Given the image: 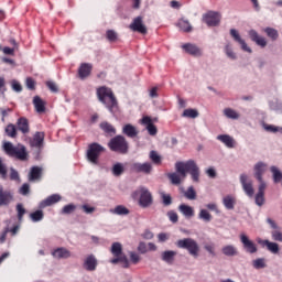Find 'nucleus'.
<instances>
[{
	"label": "nucleus",
	"mask_w": 282,
	"mask_h": 282,
	"mask_svg": "<svg viewBox=\"0 0 282 282\" xmlns=\"http://www.w3.org/2000/svg\"><path fill=\"white\" fill-rule=\"evenodd\" d=\"M254 177L259 182L258 193L256 194V204L257 206H263L265 204V188H268V184L263 181V175H265V171H268V164L263 162H258L254 167Z\"/></svg>",
	"instance_id": "nucleus-1"
},
{
	"label": "nucleus",
	"mask_w": 282,
	"mask_h": 282,
	"mask_svg": "<svg viewBox=\"0 0 282 282\" xmlns=\"http://www.w3.org/2000/svg\"><path fill=\"white\" fill-rule=\"evenodd\" d=\"M175 170L176 173L180 174L182 180H186V174L189 173V175H192L193 182H199V166H197V163L195 161H177L175 163Z\"/></svg>",
	"instance_id": "nucleus-2"
},
{
	"label": "nucleus",
	"mask_w": 282,
	"mask_h": 282,
	"mask_svg": "<svg viewBox=\"0 0 282 282\" xmlns=\"http://www.w3.org/2000/svg\"><path fill=\"white\" fill-rule=\"evenodd\" d=\"M97 97L99 102H102L110 113L118 111V99H116V95H113L111 88H108L107 86L99 87L97 89Z\"/></svg>",
	"instance_id": "nucleus-3"
},
{
	"label": "nucleus",
	"mask_w": 282,
	"mask_h": 282,
	"mask_svg": "<svg viewBox=\"0 0 282 282\" xmlns=\"http://www.w3.org/2000/svg\"><path fill=\"white\" fill-rule=\"evenodd\" d=\"M3 151L9 158H14L15 160H20V162L28 160V149L23 144L14 145L10 141L4 142Z\"/></svg>",
	"instance_id": "nucleus-4"
},
{
	"label": "nucleus",
	"mask_w": 282,
	"mask_h": 282,
	"mask_svg": "<svg viewBox=\"0 0 282 282\" xmlns=\"http://www.w3.org/2000/svg\"><path fill=\"white\" fill-rule=\"evenodd\" d=\"M175 246L181 250H187L188 254H191V257H194V259H197V257H199V243H197V240L193 238L180 239L175 242Z\"/></svg>",
	"instance_id": "nucleus-5"
},
{
	"label": "nucleus",
	"mask_w": 282,
	"mask_h": 282,
	"mask_svg": "<svg viewBox=\"0 0 282 282\" xmlns=\"http://www.w3.org/2000/svg\"><path fill=\"white\" fill-rule=\"evenodd\" d=\"M108 147L110 151L120 153L121 155H127V153H129V142H127V139L120 134L113 137L109 141Z\"/></svg>",
	"instance_id": "nucleus-6"
},
{
	"label": "nucleus",
	"mask_w": 282,
	"mask_h": 282,
	"mask_svg": "<svg viewBox=\"0 0 282 282\" xmlns=\"http://www.w3.org/2000/svg\"><path fill=\"white\" fill-rule=\"evenodd\" d=\"M111 254L115 257L110 260L113 265L122 263V268H129V259L122 253V245L120 242H113L110 248Z\"/></svg>",
	"instance_id": "nucleus-7"
},
{
	"label": "nucleus",
	"mask_w": 282,
	"mask_h": 282,
	"mask_svg": "<svg viewBox=\"0 0 282 282\" xmlns=\"http://www.w3.org/2000/svg\"><path fill=\"white\" fill-rule=\"evenodd\" d=\"M139 197V206L141 208H150V206H153V195L147 187H139L137 191L132 193L133 199Z\"/></svg>",
	"instance_id": "nucleus-8"
},
{
	"label": "nucleus",
	"mask_w": 282,
	"mask_h": 282,
	"mask_svg": "<svg viewBox=\"0 0 282 282\" xmlns=\"http://www.w3.org/2000/svg\"><path fill=\"white\" fill-rule=\"evenodd\" d=\"M105 151V148L99 143H91L87 150V160L90 164L98 165L100 154Z\"/></svg>",
	"instance_id": "nucleus-9"
},
{
	"label": "nucleus",
	"mask_w": 282,
	"mask_h": 282,
	"mask_svg": "<svg viewBox=\"0 0 282 282\" xmlns=\"http://www.w3.org/2000/svg\"><path fill=\"white\" fill-rule=\"evenodd\" d=\"M130 171L132 173H142L143 175H151L153 173V163L151 162H134L130 164Z\"/></svg>",
	"instance_id": "nucleus-10"
},
{
	"label": "nucleus",
	"mask_w": 282,
	"mask_h": 282,
	"mask_svg": "<svg viewBox=\"0 0 282 282\" xmlns=\"http://www.w3.org/2000/svg\"><path fill=\"white\" fill-rule=\"evenodd\" d=\"M203 21L208 28H216L221 22V14L217 11H208L203 15Z\"/></svg>",
	"instance_id": "nucleus-11"
},
{
	"label": "nucleus",
	"mask_w": 282,
	"mask_h": 282,
	"mask_svg": "<svg viewBox=\"0 0 282 282\" xmlns=\"http://www.w3.org/2000/svg\"><path fill=\"white\" fill-rule=\"evenodd\" d=\"M240 241L243 246V249L246 252H248V254H254L258 252V248L257 245L250 240V238H248V236H246V234H241L240 235Z\"/></svg>",
	"instance_id": "nucleus-12"
},
{
	"label": "nucleus",
	"mask_w": 282,
	"mask_h": 282,
	"mask_svg": "<svg viewBox=\"0 0 282 282\" xmlns=\"http://www.w3.org/2000/svg\"><path fill=\"white\" fill-rule=\"evenodd\" d=\"M129 28L132 32H138L139 34H147L148 32L147 25H144V22L141 15L134 18L132 23L129 25Z\"/></svg>",
	"instance_id": "nucleus-13"
},
{
	"label": "nucleus",
	"mask_w": 282,
	"mask_h": 282,
	"mask_svg": "<svg viewBox=\"0 0 282 282\" xmlns=\"http://www.w3.org/2000/svg\"><path fill=\"white\" fill-rule=\"evenodd\" d=\"M240 184L242 185V188L248 197H254V187L252 186L250 178H248V175H240Z\"/></svg>",
	"instance_id": "nucleus-14"
},
{
	"label": "nucleus",
	"mask_w": 282,
	"mask_h": 282,
	"mask_svg": "<svg viewBox=\"0 0 282 282\" xmlns=\"http://www.w3.org/2000/svg\"><path fill=\"white\" fill-rule=\"evenodd\" d=\"M230 35L232 36V39L236 43H239L242 52H248V54H252V48H250V46H248V44L246 43V40L241 39V35L239 34V32L237 30L231 29Z\"/></svg>",
	"instance_id": "nucleus-15"
},
{
	"label": "nucleus",
	"mask_w": 282,
	"mask_h": 282,
	"mask_svg": "<svg viewBox=\"0 0 282 282\" xmlns=\"http://www.w3.org/2000/svg\"><path fill=\"white\" fill-rule=\"evenodd\" d=\"M13 200L14 195H12V192L4 191L3 187H0V207L10 206V204H12Z\"/></svg>",
	"instance_id": "nucleus-16"
},
{
	"label": "nucleus",
	"mask_w": 282,
	"mask_h": 282,
	"mask_svg": "<svg viewBox=\"0 0 282 282\" xmlns=\"http://www.w3.org/2000/svg\"><path fill=\"white\" fill-rule=\"evenodd\" d=\"M267 223L273 228V231H271V237L273 241H279L282 243V231L279 230V225L272 219V218H267Z\"/></svg>",
	"instance_id": "nucleus-17"
},
{
	"label": "nucleus",
	"mask_w": 282,
	"mask_h": 282,
	"mask_svg": "<svg viewBox=\"0 0 282 282\" xmlns=\"http://www.w3.org/2000/svg\"><path fill=\"white\" fill-rule=\"evenodd\" d=\"M93 69H94V65L89 63L80 64L78 68V78H80V80H85V78H89V76H91Z\"/></svg>",
	"instance_id": "nucleus-18"
},
{
	"label": "nucleus",
	"mask_w": 282,
	"mask_h": 282,
	"mask_svg": "<svg viewBox=\"0 0 282 282\" xmlns=\"http://www.w3.org/2000/svg\"><path fill=\"white\" fill-rule=\"evenodd\" d=\"M96 268H98V259H96V256L89 254L84 260V270H87V272H95Z\"/></svg>",
	"instance_id": "nucleus-19"
},
{
	"label": "nucleus",
	"mask_w": 282,
	"mask_h": 282,
	"mask_svg": "<svg viewBox=\"0 0 282 282\" xmlns=\"http://www.w3.org/2000/svg\"><path fill=\"white\" fill-rule=\"evenodd\" d=\"M141 124L145 126L147 131L149 132V135H158V127L153 124V120L151 117L145 116L141 119Z\"/></svg>",
	"instance_id": "nucleus-20"
},
{
	"label": "nucleus",
	"mask_w": 282,
	"mask_h": 282,
	"mask_svg": "<svg viewBox=\"0 0 282 282\" xmlns=\"http://www.w3.org/2000/svg\"><path fill=\"white\" fill-rule=\"evenodd\" d=\"M258 243L262 247V248H267V250H269V252H272V254H279V243L276 242H272L270 240H263V239H258Z\"/></svg>",
	"instance_id": "nucleus-21"
},
{
	"label": "nucleus",
	"mask_w": 282,
	"mask_h": 282,
	"mask_svg": "<svg viewBox=\"0 0 282 282\" xmlns=\"http://www.w3.org/2000/svg\"><path fill=\"white\" fill-rule=\"evenodd\" d=\"M18 131H21L24 135L30 133V120L25 117H20L17 121Z\"/></svg>",
	"instance_id": "nucleus-22"
},
{
	"label": "nucleus",
	"mask_w": 282,
	"mask_h": 282,
	"mask_svg": "<svg viewBox=\"0 0 282 282\" xmlns=\"http://www.w3.org/2000/svg\"><path fill=\"white\" fill-rule=\"evenodd\" d=\"M248 34L251 41H253V43L258 44L260 47H265V45H268L265 37L260 36L256 30H250Z\"/></svg>",
	"instance_id": "nucleus-23"
},
{
	"label": "nucleus",
	"mask_w": 282,
	"mask_h": 282,
	"mask_svg": "<svg viewBox=\"0 0 282 282\" xmlns=\"http://www.w3.org/2000/svg\"><path fill=\"white\" fill-rule=\"evenodd\" d=\"M55 259H69L72 257V251L67 250L66 248H57L52 252Z\"/></svg>",
	"instance_id": "nucleus-24"
},
{
	"label": "nucleus",
	"mask_w": 282,
	"mask_h": 282,
	"mask_svg": "<svg viewBox=\"0 0 282 282\" xmlns=\"http://www.w3.org/2000/svg\"><path fill=\"white\" fill-rule=\"evenodd\" d=\"M182 47L185 50L187 54H191V56H202V48H199L195 44L187 43L184 44Z\"/></svg>",
	"instance_id": "nucleus-25"
},
{
	"label": "nucleus",
	"mask_w": 282,
	"mask_h": 282,
	"mask_svg": "<svg viewBox=\"0 0 282 282\" xmlns=\"http://www.w3.org/2000/svg\"><path fill=\"white\" fill-rule=\"evenodd\" d=\"M138 133V129L131 123H127L122 128V134L127 135L128 138H137Z\"/></svg>",
	"instance_id": "nucleus-26"
},
{
	"label": "nucleus",
	"mask_w": 282,
	"mask_h": 282,
	"mask_svg": "<svg viewBox=\"0 0 282 282\" xmlns=\"http://www.w3.org/2000/svg\"><path fill=\"white\" fill-rule=\"evenodd\" d=\"M58 202H61V195L53 194L41 203V207L47 208V206H53V204H58Z\"/></svg>",
	"instance_id": "nucleus-27"
},
{
	"label": "nucleus",
	"mask_w": 282,
	"mask_h": 282,
	"mask_svg": "<svg viewBox=\"0 0 282 282\" xmlns=\"http://www.w3.org/2000/svg\"><path fill=\"white\" fill-rule=\"evenodd\" d=\"M217 140L227 145L228 149H235V139L230 134H220L217 137Z\"/></svg>",
	"instance_id": "nucleus-28"
},
{
	"label": "nucleus",
	"mask_w": 282,
	"mask_h": 282,
	"mask_svg": "<svg viewBox=\"0 0 282 282\" xmlns=\"http://www.w3.org/2000/svg\"><path fill=\"white\" fill-rule=\"evenodd\" d=\"M33 106L37 113H45V101L40 96L33 97Z\"/></svg>",
	"instance_id": "nucleus-29"
},
{
	"label": "nucleus",
	"mask_w": 282,
	"mask_h": 282,
	"mask_svg": "<svg viewBox=\"0 0 282 282\" xmlns=\"http://www.w3.org/2000/svg\"><path fill=\"white\" fill-rule=\"evenodd\" d=\"M175 257H177V251L173 250L163 251L161 254V259L162 261H165V263H173Z\"/></svg>",
	"instance_id": "nucleus-30"
},
{
	"label": "nucleus",
	"mask_w": 282,
	"mask_h": 282,
	"mask_svg": "<svg viewBox=\"0 0 282 282\" xmlns=\"http://www.w3.org/2000/svg\"><path fill=\"white\" fill-rule=\"evenodd\" d=\"M223 204L227 210H234L235 205L237 204V198H235V196L227 195L223 198Z\"/></svg>",
	"instance_id": "nucleus-31"
},
{
	"label": "nucleus",
	"mask_w": 282,
	"mask_h": 282,
	"mask_svg": "<svg viewBox=\"0 0 282 282\" xmlns=\"http://www.w3.org/2000/svg\"><path fill=\"white\" fill-rule=\"evenodd\" d=\"M221 252L223 254H225V257H237V254H239L237 247L232 245H227L223 247Z\"/></svg>",
	"instance_id": "nucleus-32"
},
{
	"label": "nucleus",
	"mask_w": 282,
	"mask_h": 282,
	"mask_svg": "<svg viewBox=\"0 0 282 282\" xmlns=\"http://www.w3.org/2000/svg\"><path fill=\"white\" fill-rule=\"evenodd\" d=\"M44 140H45L44 132H35L31 144H32V147H36V149H39L40 147H42Z\"/></svg>",
	"instance_id": "nucleus-33"
},
{
	"label": "nucleus",
	"mask_w": 282,
	"mask_h": 282,
	"mask_svg": "<svg viewBox=\"0 0 282 282\" xmlns=\"http://www.w3.org/2000/svg\"><path fill=\"white\" fill-rule=\"evenodd\" d=\"M43 173V169L39 167V166H33L30 171L29 174V180L30 182H34L36 180H41V175Z\"/></svg>",
	"instance_id": "nucleus-34"
},
{
	"label": "nucleus",
	"mask_w": 282,
	"mask_h": 282,
	"mask_svg": "<svg viewBox=\"0 0 282 282\" xmlns=\"http://www.w3.org/2000/svg\"><path fill=\"white\" fill-rule=\"evenodd\" d=\"M178 210L180 213H182V215H184V217L191 218L195 216V210L193 209V207L188 205H184V204L180 205Z\"/></svg>",
	"instance_id": "nucleus-35"
},
{
	"label": "nucleus",
	"mask_w": 282,
	"mask_h": 282,
	"mask_svg": "<svg viewBox=\"0 0 282 282\" xmlns=\"http://www.w3.org/2000/svg\"><path fill=\"white\" fill-rule=\"evenodd\" d=\"M99 127L108 135H116V128L111 123H109L107 121H102Z\"/></svg>",
	"instance_id": "nucleus-36"
},
{
	"label": "nucleus",
	"mask_w": 282,
	"mask_h": 282,
	"mask_svg": "<svg viewBox=\"0 0 282 282\" xmlns=\"http://www.w3.org/2000/svg\"><path fill=\"white\" fill-rule=\"evenodd\" d=\"M149 158L155 166H160L162 164V155H160L158 151H150Z\"/></svg>",
	"instance_id": "nucleus-37"
},
{
	"label": "nucleus",
	"mask_w": 282,
	"mask_h": 282,
	"mask_svg": "<svg viewBox=\"0 0 282 282\" xmlns=\"http://www.w3.org/2000/svg\"><path fill=\"white\" fill-rule=\"evenodd\" d=\"M270 171H271V173L273 175L274 184H279L280 182H282V172L280 171L279 167L271 166Z\"/></svg>",
	"instance_id": "nucleus-38"
},
{
	"label": "nucleus",
	"mask_w": 282,
	"mask_h": 282,
	"mask_svg": "<svg viewBox=\"0 0 282 282\" xmlns=\"http://www.w3.org/2000/svg\"><path fill=\"white\" fill-rule=\"evenodd\" d=\"M178 28L183 32H193V26L191 25V22H188V20L181 19L178 21Z\"/></svg>",
	"instance_id": "nucleus-39"
},
{
	"label": "nucleus",
	"mask_w": 282,
	"mask_h": 282,
	"mask_svg": "<svg viewBox=\"0 0 282 282\" xmlns=\"http://www.w3.org/2000/svg\"><path fill=\"white\" fill-rule=\"evenodd\" d=\"M224 116H226V118H229L230 120H239L238 112L232 108H226L224 110Z\"/></svg>",
	"instance_id": "nucleus-40"
},
{
	"label": "nucleus",
	"mask_w": 282,
	"mask_h": 282,
	"mask_svg": "<svg viewBox=\"0 0 282 282\" xmlns=\"http://www.w3.org/2000/svg\"><path fill=\"white\" fill-rule=\"evenodd\" d=\"M122 173H124V165H122V163H116L112 166V174L115 175V177H120Z\"/></svg>",
	"instance_id": "nucleus-41"
},
{
	"label": "nucleus",
	"mask_w": 282,
	"mask_h": 282,
	"mask_svg": "<svg viewBox=\"0 0 282 282\" xmlns=\"http://www.w3.org/2000/svg\"><path fill=\"white\" fill-rule=\"evenodd\" d=\"M183 118H198L199 117V111L193 108L185 109L183 111Z\"/></svg>",
	"instance_id": "nucleus-42"
},
{
	"label": "nucleus",
	"mask_w": 282,
	"mask_h": 282,
	"mask_svg": "<svg viewBox=\"0 0 282 282\" xmlns=\"http://www.w3.org/2000/svg\"><path fill=\"white\" fill-rule=\"evenodd\" d=\"M72 213H76L75 204L65 205L61 210V215H72Z\"/></svg>",
	"instance_id": "nucleus-43"
},
{
	"label": "nucleus",
	"mask_w": 282,
	"mask_h": 282,
	"mask_svg": "<svg viewBox=\"0 0 282 282\" xmlns=\"http://www.w3.org/2000/svg\"><path fill=\"white\" fill-rule=\"evenodd\" d=\"M264 32L267 36H269V39H271L272 41H276V39H279V31H276L275 29L267 28L264 29Z\"/></svg>",
	"instance_id": "nucleus-44"
},
{
	"label": "nucleus",
	"mask_w": 282,
	"mask_h": 282,
	"mask_svg": "<svg viewBox=\"0 0 282 282\" xmlns=\"http://www.w3.org/2000/svg\"><path fill=\"white\" fill-rule=\"evenodd\" d=\"M199 219H203V221H206L207 224L213 220V215L208 213L206 209H200L198 214Z\"/></svg>",
	"instance_id": "nucleus-45"
},
{
	"label": "nucleus",
	"mask_w": 282,
	"mask_h": 282,
	"mask_svg": "<svg viewBox=\"0 0 282 282\" xmlns=\"http://www.w3.org/2000/svg\"><path fill=\"white\" fill-rule=\"evenodd\" d=\"M6 133L9 138H17V126L9 123L6 128Z\"/></svg>",
	"instance_id": "nucleus-46"
},
{
	"label": "nucleus",
	"mask_w": 282,
	"mask_h": 282,
	"mask_svg": "<svg viewBox=\"0 0 282 282\" xmlns=\"http://www.w3.org/2000/svg\"><path fill=\"white\" fill-rule=\"evenodd\" d=\"M184 197L191 200L197 199V192H195V188L193 186H189L187 191L184 193Z\"/></svg>",
	"instance_id": "nucleus-47"
},
{
	"label": "nucleus",
	"mask_w": 282,
	"mask_h": 282,
	"mask_svg": "<svg viewBox=\"0 0 282 282\" xmlns=\"http://www.w3.org/2000/svg\"><path fill=\"white\" fill-rule=\"evenodd\" d=\"M167 177L172 182V184H175L176 186L182 184V177L177 173H171L167 175Z\"/></svg>",
	"instance_id": "nucleus-48"
},
{
	"label": "nucleus",
	"mask_w": 282,
	"mask_h": 282,
	"mask_svg": "<svg viewBox=\"0 0 282 282\" xmlns=\"http://www.w3.org/2000/svg\"><path fill=\"white\" fill-rule=\"evenodd\" d=\"M115 215H129V208L124 207L123 205H119L115 207L112 210Z\"/></svg>",
	"instance_id": "nucleus-49"
},
{
	"label": "nucleus",
	"mask_w": 282,
	"mask_h": 282,
	"mask_svg": "<svg viewBox=\"0 0 282 282\" xmlns=\"http://www.w3.org/2000/svg\"><path fill=\"white\" fill-rule=\"evenodd\" d=\"M32 221H41L44 217L43 210L39 209L30 215Z\"/></svg>",
	"instance_id": "nucleus-50"
},
{
	"label": "nucleus",
	"mask_w": 282,
	"mask_h": 282,
	"mask_svg": "<svg viewBox=\"0 0 282 282\" xmlns=\"http://www.w3.org/2000/svg\"><path fill=\"white\" fill-rule=\"evenodd\" d=\"M265 259L263 258H258L256 260H253V268H256V270H261L263 268H265Z\"/></svg>",
	"instance_id": "nucleus-51"
},
{
	"label": "nucleus",
	"mask_w": 282,
	"mask_h": 282,
	"mask_svg": "<svg viewBox=\"0 0 282 282\" xmlns=\"http://www.w3.org/2000/svg\"><path fill=\"white\" fill-rule=\"evenodd\" d=\"M106 37L110 41V43H116L118 41V33L113 30H108L106 32Z\"/></svg>",
	"instance_id": "nucleus-52"
},
{
	"label": "nucleus",
	"mask_w": 282,
	"mask_h": 282,
	"mask_svg": "<svg viewBox=\"0 0 282 282\" xmlns=\"http://www.w3.org/2000/svg\"><path fill=\"white\" fill-rule=\"evenodd\" d=\"M130 261L133 263V265H138V262L141 261L142 258H140V254L135 251L129 252Z\"/></svg>",
	"instance_id": "nucleus-53"
},
{
	"label": "nucleus",
	"mask_w": 282,
	"mask_h": 282,
	"mask_svg": "<svg viewBox=\"0 0 282 282\" xmlns=\"http://www.w3.org/2000/svg\"><path fill=\"white\" fill-rule=\"evenodd\" d=\"M225 54L228 56V58H230L231 61H236L237 59V54H235V52H232V48L230 47V44H227L225 46Z\"/></svg>",
	"instance_id": "nucleus-54"
},
{
	"label": "nucleus",
	"mask_w": 282,
	"mask_h": 282,
	"mask_svg": "<svg viewBox=\"0 0 282 282\" xmlns=\"http://www.w3.org/2000/svg\"><path fill=\"white\" fill-rule=\"evenodd\" d=\"M0 176L2 180L8 177V167L3 163V160L0 159Z\"/></svg>",
	"instance_id": "nucleus-55"
},
{
	"label": "nucleus",
	"mask_w": 282,
	"mask_h": 282,
	"mask_svg": "<svg viewBox=\"0 0 282 282\" xmlns=\"http://www.w3.org/2000/svg\"><path fill=\"white\" fill-rule=\"evenodd\" d=\"M46 87L52 91V94H58V86L55 82L48 80L45 83Z\"/></svg>",
	"instance_id": "nucleus-56"
},
{
	"label": "nucleus",
	"mask_w": 282,
	"mask_h": 282,
	"mask_svg": "<svg viewBox=\"0 0 282 282\" xmlns=\"http://www.w3.org/2000/svg\"><path fill=\"white\" fill-rule=\"evenodd\" d=\"M17 212H18V219L21 221L23 219V215H25V209L23 207V204L17 205Z\"/></svg>",
	"instance_id": "nucleus-57"
},
{
	"label": "nucleus",
	"mask_w": 282,
	"mask_h": 282,
	"mask_svg": "<svg viewBox=\"0 0 282 282\" xmlns=\"http://www.w3.org/2000/svg\"><path fill=\"white\" fill-rule=\"evenodd\" d=\"M163 206H171L173 204V198L169 194H162Z\"/></svg>",
	"instance_id": "nucleus-58"
},
{
	"label": "nucleus",
	"mask_w": 282,
	"mask_h": 282,
	"mask_svg": "<svg viewBox=\"0 0 282 282\" xmlns=\"http://www.w3.org/2000/svg\"><path fill=\"white\" fill-rule=\"evenodd\" d=\"M138 252H140V254H147L149 252V248L147 247V242H139L138 246Z\"/></svg>",
	"instance_id": "nucleus-59"
},
{
	"label": "nucleus",
	"mask_w": 282,
	"mask_h": 282,
	"mask_svg": "<svg viewBox=\"0 0 282 282\" xmlns=\"http://www.w3.org/2000/svg\"><path fill=\"white\" fill-rule=\"evenodd\" d=\"M26 87L28 89H31V91H34V89H36V82L32 77H28Z\"/></svg>",
	"instance_id": "nucleus-60"
},
{
	"label": "nucleus",
	"mask_w": 282,
	"mask_h": 282,
	"mask_svg": "<svg viewBox=\"0 0 282 282\" xmlns=\"http://www.w3.org/2000/svg\"><path fill=\"white\" fill-rule=\"evenodd\" d=\"M167 217L170 219V221H172V224H177L180 217L177 216V213L171 210L167 213Z\"/></svg>",
	"instance_id": "nucleus-61"
},
{
	"label": "nucleus",
	"mask_w": 282,
	"mask_h": 282,
	"mask_svg": "<svg viewBox=\"0 0 282 282\" xmlns=\"http://www.w3.org/2000/svg\"><path fill=\"white\" fill-rule=\"evenodd\" d=\"M204 250H206L208 253L212 254V257H216V252H215V245L213 243H207L204 246Z\"/></svg>",
	"instance_id": "nucleus-62"
},
{
	"label": "nucleus",
	"mask_w": 282,
	"mask_h": 282,
	"mask_svg": "<svg viewBox=\"0 0 282 282\" xmlns=\"http://www.w3.org/2000/svg\"><path fill=\"white\" fill-rule=\"evenodd\" d=\"M82 210L84 213H86V215H91V213L96 212V207H91V206L85 204V205H82Z\"/></svg>",
	"instance_id": "nucleus-63"
},
{
	"label": "nucleus",
	"mask_w": 282,
	"mask_h": 282,
	"mask_svg": "<svg viewBox=\"0 0 282 282\" xmlns=\"http://www.w3.org/2000/svg\"><path fill=\"white\" fill-rule=\"evenodd\" d=\"M141 237H142L143 239L150 240V239H153L154 235L152 234L151 230L145 229L144 232L141 235Z\"/></svg>",
	"instance_id": "nucleus-64"
}]
</instances>
